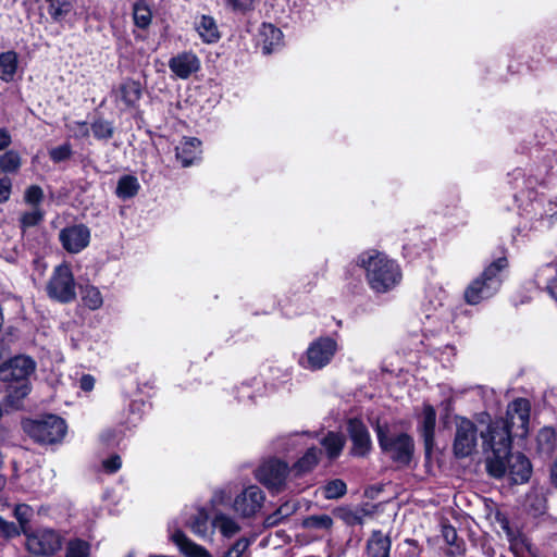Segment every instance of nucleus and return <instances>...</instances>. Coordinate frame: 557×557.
<instances>
[{
	"label": "nucleus",
	"instance_id": "5701e85b",
	"mask_svg": "<svg viewBox=\"0 0 557 557\" xmlns=\"http://www.w3.org/2000/svg\"><path fill=\"white\" fill-rule=\"evenodd\" d=\"M200 140L195 137L184 138L178 146H176V159L181 161L183 166H189L201 153Z\"/></svg>",
	"mask_w": 557,
	"mask_h": 557
},
{
	"label": "nucleus",
	"instance_id": "0eeeda50",
	"mask_svg": "<svg viewBox=\"0 0 557 557\" xmlns=\"http://www.w3.org/2000/svg\"><path fill=\"white\" fill-rule=\"evenodd\" d=\"M377 441L382 450L391 456V458L401 465H408L414 450V444L411 436L401 433L396 436L388 434L377 425Z\"/></svg>",
	"mask_w": 557,
	"mask_h": 557
},
{
	"label": "nucleus",
	"instance_id": "423d86ee",
	"mask_svg": "<svg viewBox=\"0 0 557 557\" xmlns=\"http://www.w3.org/2000/svg\"><path fill=\"white\" fill-rule=\"evenodd\" d=\"M76 284L69 264L62 263L54 268L50 276L46 292L47 295L60 302L69 304L76 298Z\"/></svg>",
	"mask_w": 557,
	"mask_h": 557
},
{
	"label": "nucleus",
	"instance_id": "c85d7f7f",
	"mask_svg": "<svg viewBox=\"0 0 557 557\" xmlns=\"http://www.w3.org/2000/svg\"><path fill=\"white\" fill-rule=\"evenodd\" d=\"M140 185L138 180L133 175L122 176L116 186V196L122 199H129L137 195Z\"/></svg>",
	"mask_w": 557,
	"mask_h": 557
},
{
	"label": "nucleus",
	"instance_id": "72a5a7b5",
	"mask_svg": "<svg viewBox=\"0 0 557 557\" xmlns=\"http://www.w3.org/2000/svg\"><path fill=\"white\" fill-rule=\"evenodd\" d=\"M90 129L95 138L98 140H109L113 137L114 134V127L112 123L103 119L95 120L90 125Z\"/></svg>",
	"mask_w": 557,
	"mask_h": 557
},
{
	"label": "nucleus",
	"instance_id": "a211bd4d",
	"mask_svg": "<svg viewBox=\"0 0 557 557\" xmlns=\"http://www.w3.org/2000/svg\"><path fill=\"white\" fill-rule=\"evenodd\" d=\"M213 533L218 531L223 539H233L240 533L243 527L238 519L221 510H215L211 518Z\"/></svg>",
	"mask_w": 557,
	"mask_h": 557
},
{
	"label": "nucleus",
	"instance_id": "58836bf2",
	"mask_svg": "<svg viewBox=\"0 0 557 557\" xmlns=\"http://www.w3.org/2000/svg\"><path fill=\"white\" fill-rule=\"evenodd\" d=\"M49 14L54 21H60L66 16L73 9V5L67 0H48Z\"/></svg>",
	"mask_w": 557,
	"mask_h": 557
},
{
	"label": "nucleus",
	"instance_id": "dca6fc26",
	"mask_svg": "<svg viewBox=\"0 0 557 557\" xmlns=\"http://www.w3.org/2000/svg\"><path fill=\"white\" fill-rule=\"evenodd\" d=\"M347 431L352 441L351 453L355 456H366L371 448V438L367 426L355 418L348 421Z\"/></svg>",
	"mask_w": 557,
	"mask_h": 557
},
{
	"label": "nucleus",
	"instance_id": "cd10ccee",
	"mask_svg": "<svg viewBox=\"0 0 557 557\" xmlns=\"http://www.w3.org/2000/svg\"><path fill=\"white\" fill-rule=\"evenodd\" d=\"M17 69V53L7 51L0 54V78L4 82L13 79Z\"/></svg>",
	"mask_w": 557,
	"mask_h": 557
},
{
	"label": "nucleus",
	"instance_id": "ddd939ff",
	"mask_svg": "<svg viewBox=\"0 0 557 557\" xmlns=\"http://www.w3.org/2000/svg\"><path fill=\"white\" fill-rule=\"evenodd\" d=\"M287 473L288 466L286 462L271 459L258 468L256 478L268 488L278 491L285 484Z\"/></svg>",
	"mask_w": 557,
	"mask_h": 557
},
{
	"label": "nucleus",
	"instance_id": "4468645a",
	"mask_svg": "<svg viewBox=\"0 0 557 557\" xmlns=\"http://www.w3.org/2000/svg\"><path fill=\"white\" fill-rule=\"evenodd\" d=\"M59 238L66 251L77 253L89 245L90 231L84 224H76L63 228Z\"/></svg>",
	"mask_w": 557,
	"mask_h": 557
},
{
	"label": "nucleus",
	"instance_id": "13d9d810",
	"mask_svg": "<svg viewBox=\"0 0 557 557\" xmlns=\"http://www.w3.org/2000/svg\"><path fill=\"white\" fill-rule=\"evenodd\" d=\"M550 479L553 484L557 487V460L554 462L550 470Z\"/></svg>",
	"mask_w": 557,
	"mask_h": 557
},
{
	"label": "nucleus",
	"instance_id": "c756f323",
	"mask_svg": "<svg viewBox=\"0 0 557 557\" xmlns=\"http://www.w3.org/2000/svg\"><path fill=\"white\" fill-rule=\"evenodd\" d=\"M321 450L317 447L309 448L306 454L294 465L297 474L311 471L318 463Z\"/></svg>",
	"mask_w": 557,
	"mask_h": 557
},
{
	"label": "nucleus",
	"instance_id": "603ef678",
	"mask_svg": "<svg viewBox=\"0 0 557 557\" xmlns=\"http://www.w3.org/2000/svg\"><path fill=\"white\" fill-rule=\"evenodd\" d=\"M102 467H103L104 471L108 473L116 472L122 467L121 457L119 455H113L110 458L104 459L102 461Z\"/></svg>",
	"mask_w": 557,
	"mask_h": 557
},
{
	"label": "nucleus",
	"instance_id": "7ed1b4c3",
	"mask_svg": "<svg viewBox=\"0 0 557 557\" xmlns=\"http://www.w3.org/2000/svg\"><path fill=\"white\" fill-rule=\"evenodd\" d=\"M506 258H498L492 262L483 273L473 280L465 290V300L469 305H478L482 300L494 296L500 288V272L507 268Z\"/></svg>",
	"mask_w": 557,
	"mask_h": 557
},
{
	"label": "nucleus",
	"instance_id": "2f4dec72",
	"mask_svg": "<svg viewBox=\"0 0 557 557\" xmlns=\"http://www.w3.org/2000/svg\"><path fill=\"white\" fill-rule=\"evenodd\" d=\"M134 23L139 28H147L152 18V13L149 7L144 1H138L133 7Z\"/></svg>",
	"mask_w": 557,
	"mask_h": 557
},
{
	"label": "nucleus",
	"instance_id": "a19ab883",
	"mask_svg": "<svg viewBox=\"0 0 557 557\" xmlns=\"http://www.w3.org/2000/svg\"><path fill=\"white\" fill-rule=\"evenodd\" d=\"M555 432L550 428L542 429L536 437L539 448L544 453H550L555 445Z\"/></svg>",
	"mask_w": 557,
	"mask_h": 557
},
{
	"label": "nucleus",
	"instance_id": "ea45409f",
	"mask_svg": "<svg viewBox=\"0 0 557 557\" xmlns=\"http://www.w3.org/2000/svg\"><path fill=\"white\" fill-rule=\"evenodd\" d=\"M347 492L346 483L343 480L335 479L327 482L323 487V495L326 499H336L344 496Z\"/></svg>",
	"mask_w": 557,
	"mask_h": 557
},
{
	"label": "nucleus",
	"instance_id": "c9c22d12",
	"mask_svg": "<svg viewBox=\"0 0 557 557\" xmlns=\"http://www.w3.org/2000/svg\"><path fill=\"white\" fill-rule=\"evenodd\" d=\"M21 157L14 151L10 150L0 156V170L5 173H14L21 166Z\"/></svg>",
	"mask_w": 557,
	"mask_h": 557
},
{
	"label": "nucleus",
	"instance_id": "79ce46f5",
	"mask_svg": "<svg viewBox=\"0 0 557 557\" xmlns=\"http://www.w3.org/2000/svg\"><path fill=\"white\" fill-rule=\"evenodd\" d=\"M89 552V544L78 539L70 541L66 546V557H88Z\"/></svg>",
	"mask_w": 557,
	"mask_h": 557
},
{
	"label": "nucleus",
	"instance_id": "6e6d98bb",
	"mask_svg": "<svg viewBox=\"0 0 557 557\" xmlns=\"http://www.w3.org/2000/svg\"><path fill=\"white\" fill-rule=\"evenodd\" d=\"M95 386V379L90 374H84L79 380V387L85 392H90Z\"/></svg>",
	"mask_w": 557,
	"mask_h": 557
},
{
	"label": "nucleus",
	"instance_id": "1a4fd4ad",
	"mask_svg": "<svg viewBox=\"0 0 557 557\" xmlns=\"http://www.w3.org/2000/svg\"><path fill=\"white\" fill-rule=\"evenodd\" d=\"M530 411V401L518 398L508 405L506 417L499 420L506 422V429L512 437L524 438L529 433Z\"/></svg>",
	"mask_w": 557,
	"mask_h": 557
},
{
	"label": "nucleus",
	"instance_id": "49530a36",
	"mask_svg": "<svg viewBox=\"0 0 557 557\" xmlns=\"http://www.w3.org/2000/svg\"><path fill=\"white\" fill-rule=\"evenodd\" d=\"M44 199V191L38 185H32L25 190L24 200L34 207H39Z\"/></svg>",
	"mask_w": 557,
	"mask_h": 557
},
{
	"label": "nucleus",
	"instance_id": "4c0bfd02",
	"mask_svg": "<svg viewBox=\"0 0 557 557\" xmlns=\"http://www.w3.org/2000/svg\"><path fill=\"white\" fill-rule=\"evenodd\" d=\"M82 299L91 310L99 309L103 302L100 290L95 286H86L82 292Z\"/></svg>",
	"mask_w": 557,
	"mask_h": 557
},
{
	"label": "nucleus",
	"instance_id": "c03bdc74",
	"mask_svg": "<svg viewBox=\"0 0 557 557\" xmlns=\"http://www.w3.org/2000/svg\"><path fill=\"white\" fill-rule=\"evenodd\" d=\"M228 9L235 13H247L255 9L256 0H224Z\"/></svg>",
	"mask_w": 557,
	"mask_h": 557
},
{
	"label": "nucleus",
	"instance_id": "f257e3e1",
	"mask_svg": "<svg viewBox=\"0 0 557 557\" xmlns=\"http://www.w3.org/2000/svg\"><path fill=\"white\" fill-rule=\"evenodd\" d=\"M357 263L366 270L368 284L375 293L392 290L403 278L398 263L377 250L360 253Z\"/></svg>",
	"mask_w": 557,
	"mask_h": 557
},
{
	"label": "nucleus",
	"instance_id": "bb28decb",
	"mask_svg": "<svg viewBox=\"0 0 557 557\" xmlns=\"http://www.w3.org/2000/svg\"><path fill=\"white\" fill-rule=\"evenodd\" d=\"M260 36L262 38V51L264 54H269L275 50L283 39L281 29L272 24H263L260 30Z\"/></svg>",
	"mask_w": 557,
	"mask_h": 557
},
{
	"label": "nucleus",
	"instance_id": "f704fd0d",
	"mask_svg": "<svg viewBox=\"0 0 557 557\" xmlns=\"http://www.w3.org/2000/svg\"><path fill=\"white\" fill-rule=\"evenodd\" d=\"M302 525L309 530H330L333 519L329 515H312L304 520Z\"/></svg>",
	"mask_w": 557,
	"mask_h": 557
},
{
	"label": "nucleus",
	"instance_id": "9b49d317",
	"mask_svg": "<svg viewBox=\"0 0 557 557\" xmlns=\"http://www.w3.org/2000/svg\"><path fill=\"white\" fill-rule=\"evenodd\" d=\"M265 495L257 485L244 488L233 499L231 507L242 518L255 517L263 507Z\"/></svg>",
	"mask_w": 557,
	"mask_h": 557
},
{
	"label": "nucleus",
	"instance_id": "8fccbe9b",
	"mask_svg": "<svg viewBox=\"0 0 557 557\" xmlns=\"http://www.w3.org/2000/svg\"><path fill=\"white\" fill-rule=\"evenodd\" d=\"M232 499L231 491L226 488L218 490L214 492L211 503L215 506H227Z\"/></svg>",
	"mask_w": 557,
	"mask_h": 557
},
{
	"label": "nucleus",
	"instance_id": "39448f33",
	"mask_svg": "<svg viewBox=\"0 0 557 557\" xmlns=\"http://www.w3.org/2000/svg\"><path fill=\"white\" fill-rule=\"evenodd\" d=\"M338 350L337 342L330 336H321L312 341L305 354L299 358V364L306 370L318 371L331 363Z\"/></svg>",
	"mask_w": 557,
	"mask_h": 557
},
{
	"label": "nucleus",
	"instance_id": "864d4df0",
	"mask_svg": "<svg viewBox=\"0 0 557 557\" xmlns=\"http://www.w3.org/2000/svg\"><path fill=\"white\" fill-rule=\"evenodd\" d=\"M12 181L10 177L4 176L0 178V203L9 200L11 195Z\"/></svg>",
	"mask_w": 557,
	"mask_h": 557
},
{
	"label": "nucleus",
	"instance_id": "a878e982",
	"mask_svg": "<svg viewBox=\"0 0 557 557\" xmlns=\"http://www.w3.org/2000/svg\"><path fill=\"white\" fill-rule=\"evenodd\" d=\"M536 283L546 284L549 295L557 300V263H546L535 274Z\"/></svg>",
	"mask_w": 557,
	"mask_h": 557
},
{
	"label": "nucleus",
	"instance_id": "2eb2a0df",
	"mask_svg": "<svg viewBox=\"0 0 557 557\" xmlns=\"http://www.w3.org/2000/svg\"><path fill=\"white\" fill-rule=\"evenodd\" d=\"M200 59L191 51H184L169 60V69L180 79H188L200 70Z\"/></svg>",
	"mask_w": 557,
	"mask_h": 557
},
{
	"label": "nucleus",
	"instance_id": "20e7f679",
	"mask_svg": "<svg viewBox=\"0 0 557 557\" xmlns=\"http://www.w3.org/2000/svg\"><path fill=\"white\" fill-rule=\"evenodd\" d=\"M23 428L32 438L41 444L58 443L66 433L65 421L54 414H47L35 420H28L24 422Z\"/></svg>",
	"mask_w": 557,
	"mask_h": 557
},
{
	"label": "nucleus",
	"instance_id": "412c9836",
	"mask_svg": "<svg viewBox=\"0 0 557 557\" xmlns=\"http://www.w3.org/2000/svg\"><path fill=\"white\" fill-rule=\"evenodd\" d=\"M170 540L177 546L185 557H211V554L207 548L191 541L181 530L173 531L170 534Z\"/></svg>",
	"mask_w": 557,
	"mask_h": 557
},
{
	"label": "nucleus",
	"instance_id": "393cba45",
	"mask_svg": "<svg viewBox=\"0 0 557 557\" xmlns=\"http://www.w3.org/2000/svg\"><path fill=\"white\" fill-rule=\"evenodd\" d=\"M195 27L202 41L206 44H214L221 37L218 24L210 15H201L196 22Z\"/></svg>",
	"mask_w": 557,
	"mask_h": 557
},
{
	"label": "nucleus",
	"instance_id": "6ab92c4d",
	"mask_svg": "<svg viewBox=\"0 0 557 557\" xmlns=\"http://www.w3.org/2000/svg\"><path fill=\"white\" fill-rule=\"evenodd\" d=\"M113 96L115 102L124 109L134 108L141 98V86L134 79H126L113 90Z\"/></svg>",
	"mask_w": 557,
	"mask_h": 557
},
{
	"label": "nucleus",
	"instance_id": "aec40b11",
	"mask_svg": "<svg viewBox=\"0 0 557 557\" xmlns=\"http://www.w3.org/2000/svg\"><path fill=\"white\" fill-rule=\"evenodd\" d=\"M435 425L436 411L431 405L425 404L419 419L418 430L423 437L425 451L428 454L431 453L434 445Z\"/></svg>",
	"mask_w": 557,
	"mask_h": 557
},
{
	"label": "nucleus",
	"instance_id": "7c9ffc66",
	"mask_svg": "<svg viewBox=\"0 0 557 557\" xmlns=\"http://www.w3.org/2000/svg\"><path fill=\"white\" fill-rule=\"evenodd\" d=\"M322 446L325 448L329 458L333 459L339 456L343 450L345 441L342 435L329 432L321 441Z\"/></svg>",
	"mask_w": 557,
	"mask_h": 557
},
{
	"label": "nucleus",
	"instance_id": "4be33fe9",
	"mask_svg": "<svg viewBox=\"0 0 557 557\" xmlns=\"http://www.w3.org/2000/svg\"><path fill=\"white\" fill-rule=\"evenodd\" d=\"M187 527L200 540L212 542L213 528L211 527L208 512L205 509H199L191 516L187 521Z\"/></svg>",
	"mask_w": 557,
	"mask_h": 557
},
{
	"label": "nucleus",
	"instance_id": "4d7b16f0",
	"mask_svg": "<svg viewBox=\"0 0 557 557\" xmlns=\"http://www.w3.org/2000/svg\"><path fill=\"white\" fill-rule=\"evenodd\" d=\"M11 135L5 128L0 129V150H4L11 144Z\"/></svg>",
	"mask_w": 557,
	"mask_h": 557
},
{
	"label": "nucleus",
	"instance_id": "a18cd8bd",
	"mask_svg": "<svg viewBox=\"0 0 557 557\" xmlns=\"http://www.w3.org/2000/svg\"><path fill=\"white\" fill-rule=\"evenodd\" d=\"M72 153H73L72 147L69 143H65L61 146L52 148L49 151V156H50L51 160L55 163H59V162L70 159Z\"/></svg>",
	"mask_w": 557,
	"mask_h": 557
},
{
	"label": "nucleus",
	"instance_id": "f8f14e48",
	"mask_svg": "<svg viewBox=\"0 0 557 557\" xmlns=\"http://www.w3.org/2000/svg\"><path fill=\"white\" fill-rule=\"evenodd\" d=\"M62 546L61 536L53 530L44 529L27 534L26 548L30 554L51 556Z\"/></svg>",
	"mask_w": 557,
	"mask_h": 557
},
{
	"label": "nucleus",
	"instance_id": "3c124183",
	"mask_svg": "<svg viewBox=\"0 0 557 557\" xmlns=\"http://www.w3.org/2000/svg\"><path fill=\"white\" fill-rule=\"evenodd\" d=\"M442 536L447 545L462 541V539L458 536L456 529L450 524H443Z\"/></svg>",
	"mask_w": 557,
	"mask_h": 557
},
{
	"label": "nucleus",
	"instance_id": "f03ea898",
	"mask_svg": "<svg viewBox=\"0 0 557 557\" xmlns=\"http://www.w3.org/2000/svg\"><path fill=\"white\" fill-rule=\"evenodd\" d=\"M483 447L490 449L492 456L487 458V470L494 478H502L506 474L505 457L511 449L512 436L506 429V422L503 420L491 421L485 432H481Z\"/></svg>",
	"mask_w": 557,
	"mask_h": 557
},
{
	"label": "nucleus",
	"instance_id": "37998d69",
	"mask_svg": "<svg viewBox=\"0 0 557 557\" xmlns=\"http://www.w3.org/2000/svg\"><path fill=\"white\" fill-rule=\"evenodd\" d=\"M252 541L246 536L237 539L222 557H242Z\"/></svg>",
	"mask_w": 557,
	"mask_h": 557
},
{
	"label": "nucleus",
	"instance_id": "e433bc0d",
	"mask_svg": "<svg viewBox=\"0 0 557 557\" xmlns=\"http://www.w3.org/2000/svg\"><path fill=\"white\" fill-rule=\"evenodd\" d=\"M45 216V212L39 207H34L30 211L24 212L20 218V226L23 232L27 228L38 225Z\"/></svg>",
	"mask_w": 557,
	"mask_h": 557
},
{
	"label": "nucleus",
	"instance_id": "f3484780",
	"mask_svg": "<svg viewBox=\"0 0 557 557\" xmlns=\"http://www.w3.org/2000/svg\"><path fill=\"white\" fill-rule=\"evenodd\" d=\"M504 459L506 473L510 475L515 483H524L530 479L532 466L524 455L520 453L510 454L509 451L508 457Z\"/></svg>",
	"mask_w": 557,
	"mask_h": 557
},
{
	"label": "nucleus",
	"instance_id": "de8ad7c7",
	"mask_svg": "<svg viewBox=\"0 0 557 557\" xmlns=\"http://www.w3.org/2000/svg\"><path fill=\"white\" fill-rule=\"evenodd\" d=\"M14 515H15L16 519L18 520V522L23 529V532L26 533L25 525L28 523V521L30 520V518L33 516L32 507H29L26 504L17 505L14 510Z\"/></svg>",
	"mask_w": 557,
	"mask_h": 557
},
{
	"label": "nucleus",
	"instance_id": "473e14b6",
	"mask_svg": "<svg viewBox=\"0 0 557 557\" xmlns=\"http://www.w3.org/2000/svg\"><path fill=\"white\" fill-rule=\"evenodd\" d=\"M297 510L295 503L286 502L282 504L273 513L265 518V524L273 527L281 523L285 518L292 516Z\"/></svg>",
	"mask_w": 557,
	"mask_h": 557
},
{
	"label": "nucleus",
	"instance_id": "5fc2aeb1",
	"mask_svg": "<svg viewBox=\"0 0 557 557\" xmlns=\"http://www.w3.org/2000/svg\"><path fill=\"white\" fill-rule=\"evenodd\" d=\"M466 553V544L465 541H459L456 544L448 545L446 550L447 557H462Z\"/></svg>",
	"mask_w": 557,
	"mask_h": 557
},
{
	"label": "nucleus",
	"instance_id": "9d476101",
	"mask_svg": "<svg viewBox=\"0 0 557 557\" xmlns=\"http://www.w3.org/2000/svg\"><path fill=\"white\" fill-rule=\"evenodd\" d=\"M453 451L457 458H466L475 451L478 445L476 425L468 418H456Z\"/></svg>",
	"mask_w": 557,
	"mask_h": 557
},
{
	"label": "nucleus",
	"instance_id": "09e8293b",
	"mask_svg": "<svg viewBox=\"0 0 557 557\" xmlns=\"http://www.w3.org/2000/svg\"><path fill=\"white\" fill-rule=\"evenodd\" d=\"M66 126L75 138H85L89 136L90 128L87 126L86 122L74 121Z\"/></svg>",
	"mask_w": 557,
	"mask_h": 557
},
{
	"label": "nucleus",
	"instance_id": "6e6552de",
	"mask_svg": "<svg viewBox=\"0 0 557 557\" xmlns=\"http://www.w3.org/2000/svg\"><path fill=\"white\" fill-rule=\"evenodd\" d=\"M35 371V362L26 356H16L10 358L0 369V380L4 382H17L20 386L17 392L21 397L29 393L27 377Z\"/></svg>",
	"mask_w": 557,
	"mask_h": 557
},
{
	"label": "nucleus",
	"instance_id": "b1692460",
	"mask_svg": "<svg viewBox=\"0 0 557 557\" xmlns=\"http://www.w3.org/2000/svg\"><path fill=\"white\" fill-rule=\"evenodd\" d=\"M392 542L388 535L382 531H373L367 542V553L369 557H389Z\"/></svg>",
	"mask_w": 557,
	"mask_h": 557
},
{
	"label": "nucleus",
	"instance_id": "bf43d9fd",
	"mask_svg": "<svg viewBox=\"0 0 557 557\" xmlns=\"http://www.w3.org/2000/svg\"><path fill=\"white\" fill-rule=\"evenodd\" d=\"M127 557H134L133 554H129Z\"/></svg>",
	"mask_w": 557,
	"mask_h": 557
}]
</instances>
